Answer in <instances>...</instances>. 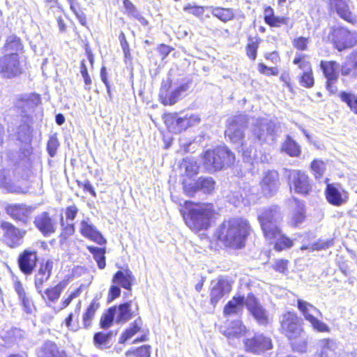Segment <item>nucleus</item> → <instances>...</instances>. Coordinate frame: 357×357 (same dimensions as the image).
<instances>
[{
    "label": "nucleus",
    "instance_id": "9d476101",
    "mask_svg": "<svg viewBox=\"0 0 357 357\" xmlns=\"http://www.w3.org/2000/svg\"><path fill=\"white\" fill-rule=\"evenodd\" d=\"M279 321L282 333L289 340H296L303 333L299 318L296 313L287 312L280 316Z\"/></svg>",
    "mask_w": 357,
    "mask_h": 357
},
{
    "label": "nucleus",
    "instance_id": "338daca9",
    "mask_svg": "<svg viewBox=\"0 0 357 357\" xmlns=\"http://www.w3.org/2000/svg\"><path fill=\"white\" fill-rule=\"evenodd\" d=\"M308 38L300 37L294 40V47L299 50H305L307 48Z\"/></svg>",
    "mask_w": 357,
    "mask_h": 357
},
{
    "label": "nucleus",
    "instance_id": "6e6d98bb",
    "mask_svg": "<svg viewBox=\"0 0 357 357\" xmlns=\"http://www.w3.org/2000/svg\"><path fill=\"white\" fill-rule=\"evenodd\" d=\"M311 169L316 178L321 176L325 169V164L323 161L314 160L311 164Z\"/></svg>",
    "mask_w": 357,
    "mask_h": 357
},
{
    "label": "nucleus",
    "instance_id": "dca6fc26",
    "mask_svg": "<svg viewBox=\"0 0 357 357\" xmlns=\"http://www.w3.org/2000/svg\"><path fill=\"white\" fill-rule=\"evenodd\" d=\"M261 193L266 197H272L280 186L279 174L275 170H268L264 173L260 182Z\"/></svg>",
    "mask_w": 357,
    "mask_h": 357
},
{
    "label": "nucleus",
    "instance_id": "20e7f679",
    "mask_svg": "<svg viewBox=\"0 0 357 357\" xmlns=\"http://www.w3.org/2000/svg\"><path fill=\"white\" fill-rule=\"evenodd\" d=\"M235 160L234 155L227 147L220 146L213 150H208L203 157V167L209 173L220 170L231 165Z\"/></svg>",
    "mask_w": 357,
    "mask_h": 357
},
{
    "label": "nucleus",
    "instance_id": "ddd939ff",
    "mask_svg": "<svg viewBox=\"0 0 357 357\" xmlns=\"http://www.w3.org/2000/svg\"><path fill=\"white\" fill-rule=\"evenodd\" d=\"M33 224L45 237L51 236L58 227L56 219L46 211L38 213L34 218Z\"/></svg>",
    "mask_w": 357,
    "mask_h": 357
},
{
    "label": "nucleus",
    "instance_id": "8fccbe9b",
    "mask_svg": "<svg viewBox=\"0 0 357 357\" xmlns=\"http://www.w3.org/2000/svg\"><path fill=\"white\" fill-rule=\"evenodd\" d=\"M116 307H110L100 319V326L103 328L111 326L113 321L116 320Z\"/></svg>",
    "mask_w": 357,
    "mask_h": 357
},
{
    "label": "nucleus",
    "instance_id": "a211bd4d",
    "mask_svg": "<svg viewBox=\"0 0 357 357\" xmlns=\"http://www.w3.org/2000/svg\"><path fill=\"white\" fill-rule=\"evenodd\" d=\"M54 262L52 259H47L40 264V267L34 277V285L38 293L43 298H45L43 294V284L47 282L52 275Z\"/></svg>",
    "mask_w": 357,
    "mask_h": 357
},
{
    "label": "nucleus",
    "instance_id": "774afa93",
    "mask_svg": "<svg viewBox=\"0 0 357 357\" xmlns=\"http://www.w3.org/2000/svg\"><path fill=\"white\" fill-rule=\"evenodd\" d=\"M80 293H81V291L79 289H77L75 291H73V292H71L70 294V295L68 296V297L62 301L61 308L63 309V308L66 307L74 298H75L79 296Z\"/></svg>",
    "mask_w": 357,
    "mask_h": 357
},
{
    "label": "nucleus",
    "instance_id": "0e129e2a",
    "mask_svg": "<svg viewBox=\"0 0 357 357\" xmlns=\"http://www.w3.org/2000/svg\"><path fill=\"white\" fill-rule=\"evenodd\" d=\"M259 71L266 75H277L278 70L276 67H268L264 63H259L258 66Z\"/></svg>",
    "mask_w": 357,
    "mask_h": 357
},
{
    "label": "nucleus",
    "instance_id": "bb28decb",
    "mask_svg": "<svg viewBox=\"0 0 357 357\" xmlns=\"http://www.w3.org/2000/svg\"><path fill=\"white\" fill-rule=\"evenodd\" d=\"M38 357H66V354L54 342L46 341L38 349Z\"/></svg>",
    "mask_w": 357,
    "mask_h": 357
},
{
    "label": "nucleus",
    "instance_id": "a19ab883",
    "mask_svg": "<svg viewBox=\"0 0 357 357\" xmlns=\"http://www.w3.org/2000/svg\"><path fill=\"white\" fill-rule=\"evenodd\" d=\"M98 307L99 303L93 300L83 315V324L84 328H87L91 326V321L93 319L95 313Z\"/></svg>",
    "mask_w": 357,
    "mask_h": 357
},
{
    "label": "nucleus",
    "instance_id": "603ef678",
    "mask_svg": "<svg viewBox=\"0 0 357 357\" xmlns=\"http://www.w3.org/2000/svg\"><path fill=\"white\" fill-rule=\"evenodd\" d=\"M182 165L184 167L188 176H193L198 173L199 166L194 159L184 160Z\"/></svg>",
    "mask_w": 357,
    "mask_h": 357
},
{
    "label": "nucleus",
    "instance_id": "473e14b6",
    "mask_svg": "<svg viewBox=\"0 0 357 357\" xmlns=\"http://www.w3.org/2000/svg\"><path fill=\"white\" fill-rule=\"evenodd\" d=\"M17 139L21 142L24 143L26 148V152L29 155L31 153V126L26 122H24L20 125L17 132Z\"/></svg>",
    "mask_w": 357,
    "mask_h": 357
},
{
    "label": "nucleus",
    "instance_id": "bf43d9fd",
    "mask_svg": "<svg viewBox=\"0 0 357 357\" xmlns=\"http://www.w3.org/2000/svg\"><path fill=\"white\" fill-rule=\"evenodd\" d=\"M123 3L126 9V13L128 15L134 18L138 16V14L139 13V10L130 0H123Z\"/></svg>",
    "mask_w": 357,
    "mask_h": 357
},
{
    "label": "nucleus",
    "instance_id": "4c0bfd02",
    "mask_svg": "<svg viewBox=\"0 0 357 357\" xmlns=\"http://www.w3.org/2000/svg\"><path fill=\"white\" fill-rule=\"evenodd\" d=\"M6 50L10 53H17L22 50L23 45L20 38L15 35L9 36L7 38L5 45Z\"/></svg>",
    "mask_w": 357,
    "mask_h": 357
},
{
    "label": "nucleus",
    "instance_id": "0eeeda50",
    "mask_svg": "<svg viewBox=\"0 0 357 357\" xmlns=\"http://www.w3.org/2000/svg\"><path fill=\"white\" fill-rule=\"evenodd\" d=\"M248 119L245 115L239 114L231 118L228 121L227 128L225 130L226 137H229L231 142L241 146L244 151L247 146V142L243 141V129L247 125Z\"/></svg>",
    "mask_w": 357,
    "mask_h": 357
},
{
    "label": "nucleus",
    "instance_id": "39448f33",
    "mask_svg": "<svg viewBox=\"0 0 357 357\" xmlns=\"http://www.w3.org/2000/svg\"><path fill=\"white\" fill-rule=\"evenodd\" d=\"M190 88L189 80L182 79L172 84L170 79L162 80L160 90V98L165 105H174Z\"/></svg>",
    "mask_w": 357,
    "mask_h": 357
},
{
    "label": "nucleus",
    "instance_id": "a18cd8bd",
    "mask_svg": "<svg viewBox=\"0 0 357 357\" xmlns=\"http://www.w3.org/2000/svg\"><path fill=\"white\" fill-rule=\"evenodd\" d=\"M200 122L199 115L195 114H186L181 115V132L191 126L197 125Z\"/></svg>",
    "mask_w": 357,
    "mask_h": 357
},
{
    "label": "nucleus",
    "instance_id": "680f3d73",
    "mask_svg": "<svg viewBox=\"0 0 357 357\" xmlns=\"http://www.w3.org/2000/svg\"><path fill=\"white\" fill-rule=\"evenodd\" d=\"M59 146V143L58 139L56 137H50L47 142V149L48 153L51 157H54L56 155Z\"/></svg>",
    "mask_w": 357,
    "mask_h": 357
},
{
    "label": "nucleus",
    "instance_id": "864d4df0",
    "mask_svg": "<svg viewBox=\"0 0 357 357\" xmlns=\"http://www.w3.org/2000/svg\"><path fill=\"white\" fill-rule=\"evenodd\" d=\"M314 83L312 71H305L300 78V84L302 86L305 88H311Z\"/></svg>",
    "mask_w": 357,
    "mask_h": 357
},
{
    "label": "nucleus",
    "instance_id": "6ab92c4d",
    "mask_svg": "<svg viewBox=\"0 0 357 357\" xmlns=\"http://www.w3.org/2000/svg\"><path fill=\"white\" fill-rule=\"evenodd\" d=\"M320 67L323 70L325 77L327 79L326 87L328 90L335 93L337 89L334 84L338 78L339 64L336 61H321Z\"/></svg>",
    "mask_w": 357,
    "mask_h": 357
},
{
    "label": "nucleus",
    "instance_id": "b1692460",
    "mask_svg": "<svg viewBox=\"0 0 357 357\" xmlns=\"http://www.w3.org/2000/svg\"><path fill=\"white\" fill-rule=\"evenodd\" d=\"M317 357H337V342L331 338H324L319 340L317 343Z\"/></svg>",
    "mask_w": 357,
    "mask_h": 357
},
{
    "label": "nucleus",
    "instance_id": "3c124183",
    "mask_svg": "<svg viewBox=\"0 0 357 357\" xmlns=\"http://www.w3.org/2000/svg\"><path fill=\"white\" fill-rule=\"evenodd\" d=\"M127 357H150L151 347L149 345L142 346L134 351H128L126 353Z\"/></svg>",
    "mask_w": 357,
    "mask_h": 357
},
{
    "label": "nucleus",
    "instance_id": "f704fd0d",
    "mask_svg": "<svg viewBox=\"0 0 357 357\" xmlns=\"http://www.w3.org/2000/svg\"><path fill=\"white\" fill-rule=\"evenodd\" d=\"M245 327L241 321L236 320L231 323L230 326L225 331V335L228 338H234L245 334Z\"/></svg>",
    "mask_w": 357,
    "mask_h": 357
},
{
    "label": "nucleus",
    "instance_id": "c9c22d12",
    "mask_svg": "<svg viewBox=\"0 0 357 357\" xmlns=\"http://www.w3.org/2000/svg\"><path fill=\"white\" fill-rule=\"evenodd\" d=\"M333 7L335 8L337 15L343 20L349 22H353V21L355 20V17L350 11L349 5L346 0L342 2H338L337 4Z\"/></svg>",
    "mask_w": 357,
    "mask_h": 357
},
{
    "label": "nucleus",
    "instance_id": "f03ea898",
    "mask_svg": "<svg viewBox=\"0 0 357 357\" xmlns=\"http://www.w3.org/2000/svg\"><path fill=\"white\" fill-rule=\"evenodd\" d=\"M250 226L248 221L241 218L225 220L218 230V238L227 246L241 248L244 245L250 234Z\"/></svg>",
    "mask_w": 357,
    "mask_h": 357
},
{
    "label": "nucleus",
    "instance_id": "79ce46f5",
    "mask_svg": "<svg viewBox=\"0 0 357 357\" xmlns=\"http://www.w3.org/2000/svg\"><path fill=\"white\" fill-rule=\"evenodd\" d=\"M88 250L93 254V258L98 264V266L100 269H103L105 267V250L98 247L89 246Z\"/></svg>",
    "mask_w": 357,
    "mask_h": 357
},
{
    "label": "nucleus",
    "instance_id": "4468645a",
    "mask_svg": "<svg viewBox=\"0 0 357 357\" xmlns=\"http://www.w3.org/2000/svg\"><path fill=\"white\" fill-rule=\"evenodd\" d=\"M245 350L253 354H261L272 348V342L270 337L262 334L255 335L252 338L244 340Z\"/></svg>",
    "mask_w": 357,
    "mask_h": 357
},
{
    "label": "nucleus",
    "instance_id": "c756f323",
    "mask_svg": "<svg viewBox=\"0 0 357 357\" xmlns=\"http://www.w3.org/2000/svg\"><path fill=\"white\" fill-rule=\"evenodd\" d=\"M135 277L129 269L124 271H118L112 278V282L122 287L123 288L130 290Z\"/></svg>",
    "mask_w": 357,
    "mask_h": 357
},
{
    "label": "nucleus",
    "instance_id": "7c9ffc66",
    "mask_svg": "<svg viewBox=\"0 0 357 357\" xmlns=\"http://www.w3.org/2000/svg\"><path fill=\"white\" fill-rule=\"evenodd\" d=\"M244 296H234L224 307V314L226 316L237 315L241 313L245 305Z\"/></svg>",
    "mask_w": 357,
    "mask_h": 357
},
{
    "label": "nucleus",
    "instance_id": "5fc2aeb1",
    "mask_svg": "<svg viewBox=\"0 0 357 357\" xmlns=\"http://www.w3.org/2000/svg\"><path fill=\"white\" fill-rule=\"evenodd\" d=\"M113 333L109 332L107 333L103 332H98L94 335L93 340L96 344L102 345L109 342L110 337Z\"/></svg>",
    "mask_w": 357,
    "mask_h": 357
},
{
    "label": "nucleus",
    "instance_id": "6e6552de",
    "mask_svg": "<svg viewBox=\"0 0 357 357\" xmlns=\"http://www.w3.org/2000/svg\"><path fill=\"white\" fill-rule=\"evenodd\" d=\"M24 72V61L17 53H8L0 57V74L5 78H13Z\"/></svg>",
    "mask_w": 357,
    "mask_h": 357
},
{
    "label": "nucleus",
    "instance_id": "13d9d810",
    "mask_svg": "<svg viewBox=\"0 0 357 357\" xmlns=\"http://www.w3.org/2000/svg\"><path fill=\"white\" fill-rule=\"evenodd\" d=\"M257 49L258 43L257 40L255 41L253 39H250V42L246 47L247 55L248 56V57L252 60H255L257 56Z\"/></svg>",
    "mask_w": 357,
    "mask_h": 357
},
{
    "label": "nucleus",
    "instance_id": "4d7b16f0",
    "mask_svg": "<svg viewBox=\"0 0 357 357\" xmlns=\"http://www.w3.org/2000/svg\"><path fill=\"white\" fill-rule=\"evenodd\" d=\"M293 63L294 64L298 65L299 68L303 71H310L312 70L311 65L309 61L304 59L302 55L296 56Z\"/></svg>",
    "mask_w": 357,
    "mask_h": 357
},
{
    "label": "nucleus",
    "instance_id": "9b49d317",
    "mask_svg": "<svg viewBox=\"0 0 357 357\" xmlns=\"http://www.w3.org/2000/svg\"><path fill=\"white\" fill-rule=\"evenodd\" d=\"M338 51L351 48L357 44V32L350 31L343 27L333 29L331 38Z\"/></svg>",
    "mask_w": 357,
    "mask_h": 357
},
{
    "label": "nucleus",
    "instance_id": "c03bdc74",
    "mask_svg": "<svg viewBox=\"0 0 357 357\" xmlns=\"http://www.w3.org/2000/svg\"><path fill=\"white\" fill-rule=\"evenodd\" d=\"M63 287V285L59 283L53 287L47 288L45 291H43V294L45 298L47 297L50 301L55 302L59 298ZM43 299L45 300V298Z\"/></svg>",
    "mask_w": 357,
    "mask_h": 357
},
{
    "label": "nucleus",
    "instance_id": "5701e85b",
    "mask_svg": "<svg viewBox=\"0 0 357 357\" xmlns=\"http://www.w3.org/2000/svg\"><path fill=\"white\" fill-rule=\"evenodd\" d=\"M231 286L229 282L223 278L211 282V303L214 306L226 294L230 292Z\"/></svg>",
    "mask_w": 357,
    "mask_h": 357
},
{
    "label": "nucleus",
    "instance_id": "2f4dec72",
    "mask_svg": "<svg viewBox=\"0 0 357 357\" xmlns=\"http://www.w3.org/2000/svg\"><path fill=\"white\" fill-rule=\"evenodd\" d=\"M163 120L169 132L176 134L181 132V114H166L163 116Z\"/></svg>",
    "mask_w": 357,
    "mask_h": 357
},
{
    "label": "nucleus",
    "instance_id": "4be33fe9",
    "mask_svg": "<svg viewBox=\"0 0 357 357\" xmlns=\"http://www.w3.org/2000/svg\"><path fill=\"white\" fill-rule=\"evenodd\" d=\"M35 208L23 204H11L7 206L6 211L13 219L26 224L30 219Z\"/></svg>",
    "mask_w": 357,
    "mask_h": 357
},
{
    "label": "nucleus",
    "instance_id": "f8f14e48",
    "mask_svg": "<svg viewBox=\"0 0 357 357\" xmlns=\"http://www.w3.org/2000/svg\"><path fill=\"white\" fill-rule=\"evenodd\" d=\"M288 181L291 191L306 195L311 190L312 186L308 176L301 170H291L289 172Z\"/></svg>",
    "mask_w": 357,
    "mask_h": 357
},
{
    "label": "nucleus",
    "instance_id": "f257e3e1",
    "mask_svg": "<svg viewBox=\"0 0 357 357\" xmlns=\"http://www.w3.org/2000/svg\"><path fill=\"white\" fill-rule=\"evenodd\" d=\"M282 216L280 208L276 206L261 209L258 212V220L265 239L270 244H274L278 251L291 248V240L284 235L278 225Z\"/></svg>",
    "mask_w": 357,
    "mask_h": 357
},
{
    "label": "nucleus",
    "instance_id": "1a4fd4ad",
    "mask_svg": "<svg viewBox=\"0 0 357 357\" xmlns=\"http://www.w3.org/2000/svg\"><path fill=\"white\" fill-rule=\"evenodd\" d=\"M278 128L277 124L272 121L267 119H257L252 129V140L260 144L268 140L273 141Z\"/></svg>",
    "mask_w": 357,
    "mask_h": 357
},
{
    "label": "nucleus",
    "instance_id": "37998d69",
    "mask_svg": "<svg viewBox=\"0 0 357 357\" xmlns=\"http://www.w3.org/2000/svg\"><path fill=\"white\" fill-rule=\"evenodd\" d=\"M211 13L222 22H227L234 17V12L230 8L220 7L213 8Z\"/></svg>",
    "mask_w": 357,
    "mask_h": 357
},
{
    "label": "nucleus",
    "instance_id": "de8ad7c7",
    "mask_svg": "<svg viewBox=\"0 0 357 357\" xmlns=\"http://www.w3.org/2000/svg\"><path fill=\"white\" fill-rule=\"evenodd\" d=\"M339 96L343 102L347 103L352 112L357 114V95L342 91Z\"/></svg>",
    "mask_w": 357,
    "mask_h": 357
},
{
    "label": "nucleus",
    "instance_id": "7ed1b4c3",
    "mask_svg": "<svg viewBox=\"0 0 357 357\" xmlns=\"http://www.w3.org/2000/svg\"><path fill=\"white\" fill-rule=\"evenodd\" d=\"M214 215V208L211 204H196L189 208L183 218L187 226L192 231L197 232L206 229L211 224Z\"/></svg>",
    "mask_w": 357,
    "mask_h": 357
},
{
    "label": "nucleus",
    "instance_id": "e2e57ef3",
    "mask_svg": "<svg viewBox=\"0 0 357 357\" xmlns=\"http://www.w3.org/2000/svg\"><path fill=\"white\" fill-rule=\"evenodd\" d=\"M295 202H296V204L298 206V211L294 215V225H296L303 221L304 218V214L303 211V204L297 199H295Z\"/></svg>",
    "mask_w": 357,
    "mask_h": 357
},
{
    "label": "nucleus",
    "instance_id": "aec40b11",
    "mask_svg": "<svg viewBox=\"0 0 357 357\" xmlns=\"http://www.w3.org/2000/svg\"><path fill=\"white\" fill-rule=\"evenodd\" d=\"M38 262L37 252L32 249L24 250L18 257L20 270L25 275H31Z\"/></svg>",
    "mask_w": 357,
    "mask_h": 357
},
{
    "label": "nucleus",
    "instance_id": "a878e982",
    "mask_svg": "<svg viewBox=\"0 0 357 357\" xmlns=\"http://www.w3.org/2000/svg\"><path fill=\"white\" fill-rule=\"evenodd\" d=\"M40 102V96L31 93L22 96L17 100L16 107L21 109L22 114L27 116V113L32 111Z\"/></svg>",
    "mask_w": 357,
    "mask_h": 357
},
{
    "label": "nucleus",
    "instance_id": "cd10ccee",
    "mask_svg": "<svg viewBox=\"0 0 357 357\" xmlns=\"http://www.w3.org/2000/svg\"><path fill=\"white\" fill-rule=\"evenodd\" d=\"M0 187L10 192H26L22 187L12 183L10 170L7 169L0 170Z\"/></svg>",
    "mask_w": 357,
    "mask_h": 357
},
{
    "label": "nucleus",
    "instance_id": "72a5a7b5",
    "mask_svg": "<svg viewBox=\"0 0 357 357\" xmlns=\"http://www.w3.org/2000/svg\"><path fill=\"white\" fill-rule=\"evenodd\" d=\"M130 305L131 302H128L116 307L115 317L117 323H124L131 319Z\"/></svg>",
    "mask_w": 357,
    "mask_h": 357
},
{
    "label": "nucleus",
    "instance_id": "c85d7f7f",
    "mask_svg": "<svg viewBox=\"0 0 357 357\" xmlns=\"http://www.w3.org/2000/svg\"><path fill=\"white\" fill-rule=\"evenodd\" d=\"M80 231L84 236L93 241L98 244L102 245L105 243V240L96 229V227L85 220L81 222Z\"/></svg>",
    "mask_w": 357,
    "mask_h": 357
},
{
    "label": "nucleus",
    "instance_id": "423d86ee",
    "mask_svg": "<svg viewBox=\"0 0 357 357\" xmlns=\"http://www.w3.org/2000/svg\"><path fill=\"white\" fill-rule=\"evenodd\" d=\"M297 307L314 331L319 333L330 332L329 326L318 319V317L322 316V313L315 306L305 301L298 299Z\"/></svg>",
    "mask_w": 357,
    "mask_h": 357
},
{
    "label": "nucleus",
    "instance_id": "412c9836",
    "mask_svg": "<svg viewBox=\"0 0 357 357\" xmlns=\"http://www.w3.org/2000/svg\"><path fill=\"white\" fill-rule=\"evenodd\" d=\"M326 198L329 204L340 206L345 204L348 199V192L343 188H338L335 184H327L326 191Z\"/></svg>",
    "mask_w": 357,
    "mask_h": 357
},
{
    "label": "nucleus",
    "instance_id": "49530a36",
    "mask_svg": "<svg viewBox=\"0 0 357 357\" xmlns=\"http://www.w3.org/2000/svg\"><path fill=\"white\" fill-rule=\"evenodd\" d=\"M200 122L199 115L195 114H186L181 115V132L191 126L197 125Z\"/></svg>",
    "mask_w": 357,
    "mask_h": 357
},
{
    "label": "nucleus",
    "instance_id": "69168bd1",
    "mask_svg": "<svg viewBox=\"0 0 357 357\" xmlns=\"http://www.w3.org/2000/svg\"><path fill=\"white\" fill-rule=\"evenodd\" d=\"M20 300L22 302L24 310L28 314H31L34 310V305L32 300L27 296Z\"/></svg>",
    "mask_w": 357,
    "mask_h": 357
},
{
    "label": "nucleus",
    "instance_id": "e433bc0d",
    "mask_svg": "<svg viewBox=\"0 0 357 357\" xmlns=\"http://www.w3.org/2000/svg\"><path fill=\"white\" fill-rule=\"evenodd\" d=\"M282 149L288 155L293 157L298 156L301 153L300 146L289 135L282 144Z\"/></svg>",
    "mask_w": 357,
    "mask_h": 357
},
{
    "label": "nucleus",
    "instance_id": "052dcab7",
    "mask_svg": "<svg viewBox=\"0 0 357 357\" xmlns=\"http://www.w3.org/2000/svg\"><path fill=\"white\" fill-rule=\"evenodd\" d=\"M333 240H320L317 243H314L312 245L311 249L312 250H326L327 248H329L330 247L333 246Z\"/></svg>",
    "mask_w": 357,
    "mask_h": 357
},
{
    "label": "nucleus",
    "instance_id": "58836bf2",
    "mask_svg": "<svg viewBox=\"0 0 357 357\" xmlns=\"http://www.w3.org/2000/svg\"><path fill=\"white\" fill-rule=\"evenodd\" d=\"M341 73L344 76H349L351 77H357V66L351 61V59L347 56L345 61L341 66Z\"/></svg>",
    "mask_w": 357,
    "mask_h": 357
},
{
    "label": "nucleus",
    "instance_id": "f3484780",
    "mask_svg": "<svg viewBox=\"0 0 357 357\" xmlns=\"http://www.w3.org/2000/svg\"><path fill=\"white\" fill-rule=\"evenodd\" d=\"M245 305L254 317L258 324L266 325L268 321V317L266 310L259 303L257 298L252 294L247 296Z\"/></svg>",
    "mask_w": 357,
    "mask_h": 357
},
{
    "label": "nucleus",
    "instance_id": "2eb2a0df",
    "mask_svg": "<svg viewBox=\"0 0 357 357\" xmlns=\"http://www.w3.org/2000/svg\"><path fill=\"white\" fill-rule=\"evenodd\" d=\"M1 228L3 232L4 241L8 246L16 248L22 243L25 231L20 230L8 222H2Z\"/></svg>",
    "mask_w": 357,
    "mask_h": 357
},
{
    "label": "nucleus",
    "instance_id": "393cba45",
    "mask_svg": "<svg viewBox=\"0 0 357 357\" xmlns=\"http://www.w3.org/2000/svg\"><path fill=\"white\" fill-rule=\"evenodd\" d=\"M256 190L257 189L255 188H250L249 190L250 194L246 195L245 197H243L240 192H233L227 196V199L229 202L235 206H240L241 204L247 206L255 204L257 199V196L255 195Z\"/></svg>",
    "mask_w": 357,
    "mask_h": 357
},
{
    "label": "nucleus",
    "instance_id": "09e8293b",
    "mask_svg": "<svg viewBox=\"0 0 357 357\" xmlns=\"http://www.w3.org/2000/svg\"><path fill=\"white\" fill-rule=\"evenodd\" d=\"M142 320L140 319H137L135 322L131 325L130 328L127 329L122 335L120 342L124 343L129 339H130L134 335H135L138 331H139L141 327Z\"/></svg>",
    "mask_w": 357,
    "mask_h": 357
},
{
    "label": "nucleus",
    "instance_id": "ea45409f",
    "mask_svg": "<svg viewBox=\"0 0 357 357\" xmlns=\"http://www.w3.org/2000/svg\"><path fill=\"white\" fill-rule=\"evenodd\" d=\"M197 188L204 193H211L215 188V181L211 177L199 178L197 181Z\"/></svg>",
    "mask_w": 357,
    "mask_h": 357
}]
</instances>
